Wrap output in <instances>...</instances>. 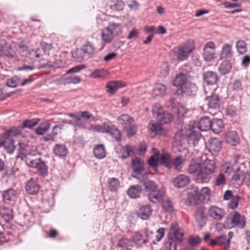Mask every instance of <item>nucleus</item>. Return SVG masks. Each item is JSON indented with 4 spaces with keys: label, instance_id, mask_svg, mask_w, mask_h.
<instances>
[{
    "label": "nucleus",
    "instance_id": "6ab92c4d",
    "mask_svg": "<svg viewBox=\"0 0 250 250\" xmlns=\"http://www.w3.org/2000/svg\"><path fill=\"white\" fill-rule=\"evenodd\" d=\"M207 147L211 153L218 152L221 148V142L217 138H211L207 145Z\"/></svg>",
    "mask_w": 250,
    "mask_h": 250
},
{
    "label": "nucleus",
    "instance_id": "a878e982",
    "mask_svg": "<svg viewBox=\"0 0 250 250\" xmlns=\"http://www.w3.org/2000/svg\"><path fill=\"white\" fill-rule=\"evenodd\" d=\"M25 188L29 194L34 195L38 192L39 186L35 180L31 179L27 182Z\"/></svg>",
    "mask_w": 250,
    "mask_h": 250
},
{
    "label": "nucleus",
    "instance_id": "79ce46f5",
    "mask_svg": "<svg viewBox=\"0 0 250 250\" xmlns=\"http://www.w3.org/2000/svg\"><path fill=\"white\" fill-rule=\"evenodd\" d=\"M109 6L114 11H120L124 9L125 4L121 0H110Z\"/></svg>",
    "mask_w": 250,
    "mask_h": 250
},
{
    "label": "nucleus",
    "instance_id": "5fc2aeb1",
    "mask_svg": "<svg viewBox=\"0 0 250 250\" xmlns=\"http://www.w3.org/2000/svg\"><path fill=\"white\" fill-rule=\"evenodd\" d=\"M38 172L41 175H44L47 173V167L45 164L44 162L42 161L41 160L40 163H38V166L36 167Z\"/></svg>",
    "mask_w": 250,
    "mask_h": 250
},
{
    "label": "nucleus",
    "instance_id": "423d86ee",
    "mask_svg": "<svg viewBox=\"0 0 250 250\" xmlns=\"http://www.w3.org/2000/svg\"><path fill=\"white\" fill-rule=\"evenodd\" d=\"M188 200L190 206H193L199 203V200H202V197L204 198L208 197L210 195V189L207 187L202 188L200 192H199V189L195 188L194 189V193L188 192Z\"/></svg>",
    "mask_w": 250,
    "mask_h": 250
},
{
    "label": "nucleus",
    "instance_id": "412c9836",
    "mask_svg": "<svg viewBox=\"0 0 250 250\" xmlns=\"http://www.w3.org/2000/svg\"><path fill=\"white\" fill-rule=\"evenodd\" d=\"M189 182V179L187 176L180 174L174 178L173 183L175 187L181 188L187 186Z\"/></svg>",
    "mask_w": 250,
    "mask_h": 250
},
{
    "label": "nucleus",
    "instance_id": "9d476101",
    "mask_svg": "<svg viewBox=\"0 0 250 250\" xmlns=\"http://www.w3.org/2000/svg\"><path fill=\"white\" fill-rule=\"evenodd\" d=\"M239 156H235L233 160L230 162L225 163L221 166V169L223 173L229 175L234 173L237 169H239L238 164L240 163Z\"/></svg>",
    "mask_w": 250,
    "mask_h": 250
},
{
    "label": "nucleus",
    "instance_id": "864d4df0",
    "mask_svg": "<svg viewBox=\"0 0 250 250\" xmlns=\"http://www.w3.org/2000/svg\"><path fill=\"white\" fill-rule=\"evenodd\" d=\"M231 177L232 182H237L243 178V172L239 167V169L235 170Z\"/></svg>",
    "mask_w": 250,
    "mask_h": 250
},
{
    "label": "nucleus",
    "instance_id": "0eeeda50",
    "mask_svg": "<svg viewBox=\"0 0 250 250\" xmlns=\"http://www.w3.org/2000/svg\"><path fill=\"white\" fill-rule=\"evenodd\" d=\"M185 135L187 136L188 144L193 146H196L198 143L201 136L200 131L195 126L192 125V122H190L186 128Z\"/></svg>",
    "mask_w": 250,
    "mask_h": 250
},
{
    "label": "nucleus",
    "instance_id": "09e8293b",
    "mask_svg": "<svg viewBox=\"0 0 250 250\" xmlns=\"http://www.w3.org/2000/svg\"><path fill=\"white\" fill-rule=\"evenodd\" d=\"M3 146L9 153H12L15 149L14 141L11 139H7L4 141Z\"/></svg>",
    "mask_w": 250,
    "mask_h": 250
},
{
    "label": "nucleus",
    "instance_id": "a18cd8bd",
    "mask_svg": "<svg viewBox=\"0 0 250 250\" xmlns=\"http://www.w3.org/2000/svg\"><path fill=\"white\" fill-rule=\"evenodd\" d=\"M154 154L151 156L148 160V164L151 167L155 170H157V166L159 164L158 159H157V149L152 148Z\"/></svg>",
    "mask_w": 250,
    "mask_h": 250
},
{
    "label": "nucleus",
    "instance_id": "bb28decb",
    "mask_svg": "<svg viewBox=\"0 0 250 250\" xmlns=\"http://www.w3.org/2000/svg\"><path fill=\"white\" fill-rule=\"evenodd\" d=\"M132 246L131 241L126 238L120 239L117 245V250H131Z\"/></svg>",
    "mask_w": 250,
    "mask_h": 250
},
{
    "label": "nucleus",
    "instance_id": "4c0bfd02",
    "mask_svg": "<svg viewBox=\"0 0 250 250\" xmlns=\"http://www.w3.org/2000/svg\"><path fill=\"white\" fill-rule=\"evenodd\" d=\"M108 75L107 70L104 69H97L93 71L90 75L92 78L103 79Z\"/></svg>",
    "mask_w": 250,
    "mask_h": 250
},
{
    "label": "nucleus",
    "instance_id": "72a5a7b5",
    "mask_svg": "<svg viewBox=\"0 0 250 250\" xmlns=\"http://www.w3.org/2000/svg\"><path fill=\"white\" fill-rule=\"evenodd\" d=\"M54 154L59 157H63L67 153V149L64 145L56 144L53 148Z\"/></svg>",
    "mask_w": 250,
    "mask_h": 250
},
{
    "label": "nucleus",
    "instance_id": "de8ad7c7",
    "mask_svg": "<svg viewBox=\"0 0 250 250\" xmlns=\"http://www.w3.org/2000/svg\"><path fill=\"white\" fill-rule=\"evenodd\" d=\"M118 121L126 127L133 122V119L127 114H123L118 118Z\"/></svg>",
    "mask_w": 250,
    "mask_h": 250
},
{
    "label": "nucleus",
    "instance_id": "ea45409f",
    "mask_svg": "<svg viewBox=\"0 0 250 250\" xmlns=\"http://www.w3.org/2000/svg\"><path fill=\"white\" fill-rule=\"evenodd\" d=\"M231 68V65L228 60L224 61L219 67V72L223 75H225L229 72Z\"/></svg>",
    "mask_w": 250,
    "mask_h": 250
},
{
    "label": "nucleus",
    "instance_id": "7c9ffc66",
    "mask_svg": "<svg viewBox=\"0 0 250 250\" xmlns=\"http://www.w3.org/2000/svg\"><path fill=\"white\" fill-rule=\"evenodd\" d=\"M122 155L120 157L123 159H126L129 156H132L134 154V147L131 146H126L120 148Z\"/></svg>",
    "mask_w": 250,
    "mask_h": 250
},
{
    "label": "nucleus",
    "instance_id": "f257e3e1",
    "mask_svg": "<svg viewBox=\"0 0 250 250\" xmlns=\"http://www.w3.org/2000/svg\"><path fill=\"white\" fill-rule=\"evenodd\" d=\"M215 163L213 160L206 159L202 164L192 162L188 167V172L195 177L197 183L209 182L214 171Z\"/></svg>",
    "mask_w": 250,
    "mask_h": 250
},
{
    "label": "nucleus",
    "instance_id": "2eb2a0df",
    "mask_svg": "<svg viewBox=\"0 0 250 250\" xmlns=\"http://www.w3.org/2000/svg\"><path fill=\"white\" fill-rule=\"evenodd\" d=\"M157 159H158L159 164L160 165L164 166L166 167L170 168L172 166V162L170 160V155L165 151H163L162 153H159L157 151Z\"/></svg>",
    "mask_w": 250,
    "mask_h": 250
},
{
    "label": "nucleus",
    "instance_id": "0e129e2a",
    "mask_svg": "<svg viewBox=\"0 0 250 250\" xmlns=\"http://www.w3.org/2000/svg\"><path fill=\"white\" fill-rule=\"evenodd\" d=\"M110 135L116 141H120L121 140V134L119 130L115 126L113 127L109 133Z\"/></svg>",
    "mask_w": 250,
    "mask_h": 250
},
{
    "label": "nucleus",
    "instance_id": "cd10ccee",
    "mask_svg": "<svg viewBox=\"0 0 250 250\" xmlns=\"http://www.w3.org/2000/svg\"><path fill=\"white\" fill-rule=\"evenodd\" d=\"M232 55V45L228 43L224 44L221 51L220 59H230Z\"/></svg>",
    "mask_w": 250,
    "mask_h": 250
},
{
    "label": "nucleus",
    "instance_id": "39448f33",
    "mask_svg": "<svg viewBox=\"0 0 250 250\" xmlns=\"http://www.w3.org/2000/svg\"><path fill=\"white\" fill-rule=\"evenodd\" d=\"M153 232L146 228L142 232H135L131 236V242L138 247H142L146 244L152 237Z\"/></svg>",
    "mask_w": 250,
    "mask_h": 250
},
{
    "label": "nucleus",
    "instance_id": "e433bc0d",
    "mask_svg": "<svg viewBox=\"0 0 250 250\" xmlns=\"http://www.w3.org/2000/svg\"><path fill=\"white\" fill-rule=\"evenodd\" d=\"M236 48L238 53L244 55L247 52V44L245 41L239 39L236 42Z\"/></svg>",
    "mask_w": 250,
    "mask_h": 250
},
{
    "label": "nucleus",
    "instance_id": "f704fd0d",
    "mask_svg": "<svg viewBox=\"0 0 250 250\" xmlns=\"http://www.w3.org/2000/svg\"><path fill=\"white\" fill-rule=\"evenodd\" d=\"M166 87L162 83H156L153 89L152 94L154 96L161 97L164 95Z\"/></svg>",
    "mask_w": 250,
    "mask_h": 250
},
{
    "label": "nucleus",
    "instance_id": "3c124183",
    "mask_svg": "<svg viewBox=\"0 0 250 250\" xmlns=\"http://www.w3.org/2000/svg\"><path fill=\"white\" fill-rule=\"evenodd\" d=\"M2 197L5 202L13 200L15 197V191L13 189H9L3 192Z\"/></svg>",
    "mask_w": 250,
    "mask_h": 250
},
{
    "label": "nucleus",
    "instance_id": "8fccbe9b",
    "mask_svg": "<svg viewBox=\"0 0 250 250\" xmlns=\"http://www.w3.org/2000/svg\"><path fill=\"white\" fill-rule=\"evenodd\" d=\"M152 114L154 118H156L160 114L162 113L164 110L162 106L158 103L154 104L152 106Z\"/></svg>",
    "mask_w": 250,
    "mask_h": 250
},
{
    "label": "nucleus",
    "instance_id": "f03ea898",
    "mask_svg": "<svg viewBox=\"0 0 250 250\" xmlns=\"http://www.w3.org/2000/svg\"><path fill=\"white\" fill-rule=\"evenodd\" d=\"M190 80V76L177 74L173 81V85L180 87L182 94L187 96H192L195 94L197 87L195 84L192 83Z\"/></svg>",
    "mask_w": 250,
    "mask_h": 250
},
{
    "label": "nucleus",
    "instance_id": "a211bd4d",
    "mask_svg": "<svg viewBox=\"0 0 250 250\" xmlns=\"http://www.w3.org/2000/svg\"><path fill=\"white\" fill-rule=\"evenodd\" d=\"M224 210L217 206H211L208 210L209 216L216 220H220L225 215Z\"/></svg>",
    "mask_w": 250,
    "mask_h": 250
},
{
    "label": "nucleus",
    "instance_id": "6e6d98bb",
    "mask_svg": "<svg viewBox=\"0 0 250 250\" xmlns=\"http://www.w3.org/2000/svg\"><path fill=\"white\" fill-rule=\"evenodd\" d=\"M226 179L224 173H220L216 178L215 184L216 186H219L226 184Z\"/></svg>",
    "mask_w": 250,
    "mask_h": 250
},
{
    "label": "nucleus",
    "instance_id": "680f3d73",
    "mask_svg": "<svg viewBox=\"0 0 250 250\" xmlns=\"http://www.w3.org/2000/svg\"><path fill=\"white\" fill-rule=\"evenodd\" d=\"M20 81V78L18 76H14L9 79L6 82V85L11 87H15L17 86Z\"/></svg>",
    "mask_w": 250,
    "mask_h": 250
},
{
    "label": "nucleus",
    "instance_id": "a19ab883",
    "mask_svg": "<svg viewBox=\"0 0 250 250\" xmlns=\"http://www.w3.org/2000/svg\"><path fill=\"white\" fill-rule=\"evenodd\" d=\"M107 184L108 189L112 192L117 191L120 186L118 179L115 178H109Z\"/></svg>",
    "mask_w": 250,
    "mask_h": 250
},
{
    "label": "nucleus",
    "instance_id": "37998d69",
    "mask_svg": "<svg viewBox=\"0 0 250 250\" xmlns=\"http://www.w3.org/2000/svg\"><path fill=\"white\" fill-rule=\"evenodd\" d=\"M0 215L6 222L13 218L12 210L9 208H3L0 210Z\"/></svg>",
    "mask_w": 250,
    "mask_h": 250
},
{
    "label": "nucleus",
    "instance_id": "338daca9",
    "mask_svg": "<svg viewBox=\"0 0 250 250\" xmlns=\"http://www.w3.org/2000/svg\"><path fill=\"white\" fill-rule=\"evenodd\" d=\"M114 126L111 122L104 123L103 124V133L109 134Z\"/></svg>",
    "mask_w": 250,
    "mask_h": 250
},
{
    "label": "nucleus",
    "instance_id": "bf43d9fd",
    "mask_svg": "<svg viewBox=\"0 0 250 250\" xmlns=\"http://www.w3.org/2000/svg\"><path fill=\"white\" fill-rule=\"evenodd\" d=\"M162 207L167 211L172 212L173 211V204L169 200H164L162 203Z\"/></svg>",
    "mask_w": 250,
    "mask_h": 250
},
{
    "label": "nucleus",
    "instance_id": "4468645a",
    "mask_svg": "<svg viewBox=\"0 0 250 250\" xmlns=\"http://www.w3.org/2000/svg\"><path fill=\"white\" fill-rule=\"evenodd\" d=\"M165 191L163 189H156L148 194L149 200L154 203H159L164 200Z\"/></svg>",
    "mask_w": 250,
    "mask_h": 250
},
{
    "label": "nucleus",
    "instance_id": "052dcab7",
    "mask_svg": "<svg viewBox=\"0 0 250 250\" xmlns=\"http://www.w3.org/2000/svg\"><path fill=\"white\" fill-rule=\"evenodd\" d=\"M240 199V197L238 196H235L231 199V201L228 204V207L231 209H234L237 208L238 202Z\"/></svg>",
    "mask_w": 250,
    "mask_h": 250
},
{
    "label": "nucleus",
    "instance_id": "6e6552de",
    "mask_svg": "<svg viewBox=\"0 0 250 250\" xmlns=\"http://www.w3.org/2000/svg\"><path fill=\"white\" fill-rule=\"evenodd\" d=\"M194 49V42L193 40H188L179 47L177 57L180 61H183L188 59L189 55Z\"/></svg>",
    "mask_w": 250,
    "mask_h": 250
},
{
    "label": "nucleus",
    "instance_id": "aec40b11",
    "mask_svg": "<svg viewBox=\"0 0 250 250\" xmlns=\"http://www.w3.org/2000/svg\"><path fill=\"white\" fill-rule=\"evenodd\" d=\"M204 81L208 85L216 84L219 77L216 72L208 71L203 74Z\"/></svg>",
    "mask_w": 250,
    "mask_h": 250
},
{
    "label": "nucleus",
    "instance_id": "9b49d317",
    "mask_svg": "<svg viewBox=\"0 0 250 250\" xmlns=\"http://www.w3.org/2000/svg\"><path fill=\"white\" fill-rule=\"evenodd\" d=\"M131 167L133 172L136 174H143V176L145 177L147 176L145 172L144 163L140 158L134 157L132 159Z\"/></svg>",
    "mask_w": 250,
    "mask_h": 250
},
{
    "label": "nucleus",
    "instance_id": "393cba45",
    "mask_svg": "<svg viewBox=\"0 0 250 250\" xmlns=\"http://www.w3.org/2000/svg\"><path fill=\"white\" fill-rule=\"evenodd\" d=\"M208 105L210 109L219 108L220 105V101L218 95L212 94L210 97L207 98Z\"/></svg>",
    "mask_w": 250,
    "mask_h": 250
},
{
    "label": "nucleus",
    "instance_id": "c03bdc74",
    "mask_svg": "<svg viewBox=\"0 0 250 250\" xmlns=\"http://www.w3.org/2000/svg\"><path fill=\"white\" fill-rule=\"evenodd\" d=\"M148 131L150 133L154 134H160L162 130L161 125L159 124H155L150 122L148 125Z\"/></svg>",
    "mask_w": 250,
    "mask_h": 250
},
{
    "label": "nucleus",
    "instance_id": "ddd939ff",
    "mask_svg": "<svg viewBox=\"0 0 250 250\" xmlns=\"http://www.w3.org/2000/svg\"><path fill=\"white\" fill-rule=\"evenodd\" d=\"M183 230L179 228L176 224H172L168 234L169 238L180 243L183 240Z\"/></svg>",
    "mask_w": 250,
    "mask_h": 250
},
{
    "label": "nucleus",
    "instance_id": "e2e57ef3",
    "mask_svg": "<svg viewBox=\"0 0 250 250\" xmlns=\"http://www.w3.org/2000/svg\"><path fill=\"white\" fill-rule=\"evenodd\" d=\"M38 121L39 120L37 119L25 120L22 123V125L23 127L31 128L36 125Z\"/></svg>",
    "mask_w": 250,
    "mask_h": 250
},
{
    "label": "nucleus",
    "instance_id": "c756f323",
    "mask_svg": "<svg viewBox=\"0 0 250 250\" xmlns=\"http://www.w3.org/2000/svg\"><path fill=\"white\" fill-rule=\"evenodd\" d=\"M94 156L99 159H102L106 156V150L103 145H98L93 149Z\"/></svg>",
    "mask_w": 250,
    "mask_h": 250
},
{
    "label": "nucleus",
    "instance_id": "dca6fc26",
    "mask_svg": "<svg viewBox=\"0 0 250 250\" xmlns=\"http://www.w3.org/2000/svg\"><path fill=\"white\" fill-rule=\"evenodd\" d=\"M194 216L196 222L200 226L204 225L206 218L205 208L203 206L198 207Z\"/></svg>",
    "mask_w": 250,
    "mask_h": 250
},
{
    "label": "nucleus",
    "instance_id": "4be33fe9",
    "mask_svg": "<svg viewBox=\"0 0 250 250\" xmlns=\"http://www.w3.org/2000/svg\"><path fill=\"white\" fill-rule=\"evenodd\" d=\"M152 213L150 206L146 205L141 207L137 212V216L142 220H147Z\"/></svg>",
    "mask_w": 250,
    "mask_h": 250
},
{
    "label": "nucleus",
    "instance_id": "b1692460",
    "mask_svg": "<svg viewBox=\"0 0 250 250\" xmlns=\"http://www.w3.org/2000/svg\"><path fill=\"white\" fill-rule=\"evenodd\" d=\"M124 83L120 81H111L106 84V91L110 94H114L117 90L121 87L125 86Z\"/></svg>",
    "mask_w": 250,
    "mask_h": 250
},
{
    "label": "nucleus",
    "instance_id": "c85d7f7f",
    "mask_svg": "<svg viewBox=\"0 0 250 250\" xmlns=\"http://www.w3.org/2000/svg\"><path fill=\"white\" fill-rule=\"evenodd\" d=\"M226 142L234 146L239 142V138L235 131H229L226 135Z\"/></svg>",
    "mask_w": 250,
    "mask_h": 250
},
{
    "label": "nucleus",
    "instance_id": "58836bf2",
    "mask_svg": "<svg viewBox=\"0 0 250 250\" xmlns=\"http://www.w3.org/2000/svg\"><path fill=\"white\" fill-rule=\"evenodd\" d=\"M229 89L231 91H233L234 94L242 91L243 88L241 82L236 80L230 83L229 85Z\"/></svg>",
    "mask_w": 250,
    "mask_h": 250
},
{
    "label": "nucleus",
    "instance_id": "20e7f679",
    "mask_svg": "<svg viewBox=\"0 0 250 250\" xmlns=\"http://www.w3.org/2000/svg\"><path fill=\"white\" fill-rule=\"evenodd\" d=\"M224 227L230 229L235 227L243 229L245 227L246 221L243 216L238 212L231 213L224 223Z\"/></svg>",
    "mask_w": 250,
    "mask_h": 250
},
{
    "label": "nucleus",
    "instance_id": "c9c22d12",
    "mask_svg": "<svg viewBox=\"0 0 250 250\" xmlns=\"http://www.w3.org/2000/svg\"><path fill=\"white\" fill-rule=\"evenodd\" d=\"M161 124H168L173 119L172 115L168 112L164 111L160 116L156 118Z\"/></svg>",
    "mask_w": 250,
    "mask_h": 250
},
{
    "label": "nucleus",
    "instance_id": "f8f14e48",
    "mask_svg": "<svg viewBox=\"0 0 250 250\" xmlns=\"http://www.w3.org/2000/svg\"><path fill=\"white\" fill-rule=\"evenodd\" d=\"M96 52V48L94 44L90 42H86L83 46L82 48L77 49L76 53L78 56V57L80 58L83 56H79L78 54L81 55V54H86L89 56H91L94 54Z\"/></svg>",
    "mask_w": 250,
    "mask_h": 250
},
{
    "label": "nucleus",
    "instance_id": "4d7b16f0",
    "mask_svg": "<svg viewBox=\"0 0 250 250\" xmlns=\"http://www.w3.org/2000/svg\"><path fill=\"white\" fill-rule=\"evenodd\" d=\"M144 185L147 190L150 192L157 189V185L152 181L148 180L146 181Z\"/></svg>",
    "mask_w": 250,
    "mask_h": 250
},
{
    "label": "nucleus",
    "instance_id": "f3484780",
    "mask_svg": "<svg viewBox=\"0 0 250 250\" xmlns=\"http://www.w3.org/2000/svg\"><path fill=\"white\" fill-rule=\"evenodd\" d=\"M192 125L195 126L199 131H206L210 128L211 121L208 117H204L200 119L198 123L194 122L192 123Z\"/></svg>",
    "mask_w": 250,
    "mask_h": 250
},
{
    "label": "nucleus",
    "instance_id": "5701e85b",
    "mask_svg": "<svg viewBox=\"0 0 250 250\" xmlns=\"http://www.w3.org/2000/svg\"><path fill=\"white\" fill-rule=\"evenodd\" d=\"M52 45L51 43L42 42L41 43V49H37L34 52L35 57L37 59L40 58L44 54L49 55V52L52 49Z\"/></svg>",
    "mask_w": 250,
    "mask_h": 250
},
{
    "label": "nucleus",
    "instance_id": "774afa93",
    "mask_svg": "<svg viewBox=\"0 0 250 250\" xmlns=\"http://www.w3.org/2000/svg\"><path fill=\"white\" fill-rule=\"evenodd\" d=\"M165 248L167 250H176V244L174 241L168 237V241L165 244Z\"/></svg>",
    "mask_w": 250,
    "mask_h": 250
},
{
    "label": "nucleus",
    "instance_id": "473e14b6",
    "mask_svg": "<svg viewBox=\"0 0 250 250\" xmlns=\"http://www.w3.org/2000/svg\"><path fill=\"white\" fill-rule=\"evenodd\" d=\"M142 188L139 186H131L127 191V195L131 198H136L140 196Z\"/></svg>",
    "mask_w": 250,
    "mask_h": 250
},
{
    "label": "nucleus",
    "instance_id": "7ed1b4c3",
    "mask_svg": "<svg viewBox=\"0 0 250 250\" xmlns=\"http://www.w3.org/2000/svg\"><path fill=\"white\" fill-rule=\"evenodd\" d=\"M122 31L120 23L110 22L108 26L101 31V39L105 44L111 43L115 37L119 35Z\"/></svg>",
    "mask_w": 250,
    "mask_h": 250
},
{
    "label": "nucleus",
    "instance_id": "2f4dec72",
    "mask_svg": "<svg viewBox=\"0 0 250 250\" xmlns=\"http://www.w3.org/2000/svg\"><path fill=\"white\" fill-rule=\"evenodd\" d=\"M223 127L224 125L222 120L214 119L211 121V126L210 129L214 133L218 134L223 130Z\"/></svg>",
    "mask_w": 250,
    "mask_h": 250
},
{
    "label": "nucleus",
    "instance_id": "1a4fd4ad",
    "mask_svg": "<svg viewBox=\"0 0 250 250\" xmlns=\"http://www.w3.org/2000/svg\"><path fill=\"white\" fill-rule=\"evenodd\" d=\"M216 45L211 41L207 42L204 47L203 57L206 62H211L215 58Z\"/></svg>",
    "mask_w": 250,
    "mask_h": 250
},
{
    "label": "nucleus",
    "instance_id": "49530a36",
    "mask_svg": "<svg viewBox=\"0 0 250 250\" xmlns=\"http://www.w3.org/2000/svg\"><path fill=\"white\" fill-rule=\"evenodd\" d=\"M172 111L179 118L183 117L186 113V109L185 107L181 104H178L177 105L174 106L173 107Z\"/></svg>",
    "mask_w": 250,
    "mask_h": 250
},
{
    "label": "nucleus",
    "instance_id": "13d9d810",
    "mask_svg": "<svg viewBox=\"0 0 250 250\" xmlns=\"http://www.w3.org/2000/svg\"><path fill=\"white\" fill-rule=\"evenodd\" d=\"M184 161L181 156H177L172 162V165L175 167L176 170H180L182 167Z\"/></svg>",
    "mask_w": 250,
    "mask_h": 250
},
{
    "label": "nucleus",
    "instance_id": "69168bd1",
    "mask_svg": "<svg viewBox=\"0 0 250 250\" xmlns=\"http://www.w3.org/2000/svg\"><path fill=\"white\" fill-rule=\"evenodd\" d=\"M169 72L168 64L167 62H164L160 67V74L162 77H166Z\"/></svg>",
    "mask_w": 250,
    "mask_h": 250
},
{
    "label": "nucleus",
    "instance_id": "603ef678",
    "mask_svg": "<svg viewBox=\"0 0 250 250\" xmlns=\"http://www.w3.org/2000/svg\"><path fill=\"white\" fill-rule=\"evenodd\" d=\"M49 127L50 124L48 123H46L37 128L35 130V131L36 134L38 135H43L48 131Z\"/></svg>",
    "mask_w": 250,
    "mask_h": 250
}]
</instances>
